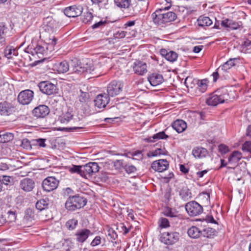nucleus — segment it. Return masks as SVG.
<instances>
[{
	"label": "nucleus",
	"mask_w": 251,
	"mask_h": 251,
	"mask_svg": "<svg viewBox=\"0 0 251 251\" xmlns=\"http://www.w3.org/2000/svg\"><path fill=\"white\" fill-rule=\"evenodd\" d=\"M169 165V162L166 159H159L152 163L151 168L155 171L162 172L168 169Z\"/></svg>",
	"instance_id": "nucleus-13"
},
{
	"label": "nucleus",
	"mask_w": 251,
	"mask_h": 251,
	"mask_svg": "<svg viewBox=\"0 0 251 251\" xmlns=\"http://www.w3.org/2000/svg\"><path fill=\"white\" fill-rule=\"evenodd\" d=\"M197 22L198 25L201 27L209 26L212 24V21L208 17L200 16Z\"/></svg>",
	"instance_id": "nucleus-36"
},
{
	"label": "nucleus",
	"mask_w": 251,
	"mask_h": 251,
	"mask_svg": "<svg viewBox=\"0 0 251 251\" xmlns=\"http://www.w3.org/2000/svg\"><path fill=\"white\" fill-rule=\"evenodd\" d=\"M237 58H230L226 62H225L222 66H220L217 70L218 71H223L224 72H227L232 66L235 65V61L237 60Z\"/></svg>",
	"instance_id": "nucleus-28"
},
{
	"label": "nucleus",
	"mask_w": 251,
	"mask_h": 251,
	"mask_svg": "<svg viewBox=\"0 0 251 251\" xmlns=\"http://www.w3.org/2000/svg\"><path fill=\"white\" fill-rule=\"evenodd\" d=\"M12 178L11 177L9 176H3L1 181L2 182V184L7 185L9 183L11 182Z\"/></svg>",
	"instance_id": "nucleus-58"
},
{
	"label": "nucleus",
	"mask_w": 251,
	"mask_h": 251,
	"mask_svg": "<svg viewBox=\"0 0 251 251\" xmlns=\"http://www.w3.org/2000/svg\"><path fill=\"white\" fill-rule=\"evenodd\" d=\"M221 25L223 27L229 28L231 29H237L240 26L238 22L229 19H226L223 20L221 23Z\"/></svg>",
	"instance_id": "nucleus-25"
},
{
	"label": "nucleus",
	"mask_w": 251,
	"mask_h": 251,
	"mask_svg": "<svg viewBox=\"0 0 251 251\" xmlns=\"http://www.w3.org/2000/svg\"><path fill=\"white\" fill-rule=\"evenodd\" d=\"M115 4L118 7L124 8H128L130 4V0H114Z\"/></svg>",
	"instance_id": "nucleus-42"
},
{
	"label": "nucleus",
	"mask_w": 251,
	"mask_h": 251,
	"mask_svg": "<svg viewBox=\"0 0 251 251\" xmlns=\"http://www.w3.org/2000/svg\"><path fill=\"white\" fill-rule=\"evenodd\" d=\"M179 239V234L177 232H164L161 234L160 241L167 245H172Z\"/></svg>",
	"instance_id": "nucleus-4"
},
{
	"label": "nucleus",
	"mask_w": 251,
	"mask_h": 251,
	"mask_svg": "<svg viewBox=\"0 0 251 251\" xmlns=\"http://www.w3.org/2000/svg\"><path fill=\"white\" fill-rule=\"evenodd\" d=\"M179 195L185 201H187L192 198V193L187 187H182L179 192Z\"/></svg>",
	"instance_id": "nucleus-31"
},
{
	"label": "nucleus",
	"mask_w": 251,
	"mask_h": 251,
	"mask_svg": "<svg viewBox=\"0 0 251 251\" xmlns=\"http://www.w3.org/2000/svg\"><path fill=\"white\" fill-rule=\"evenodd\" d=\"M185 209L188 214L191 216L199 215L203 211L202 206L196 201H192L186 203Z\"/></svg>",
	"instance_id": "nucleus-8"
},
{
	"label": "nucleus",
	"mask_w": 251,
	"mask_h": 251,
	"mask_svg": "<svg viewBox=\"0 0 251 251\" xmlns=\"http://www.w3.org/2000/svg\"><path fill=\"white\" fill-rule=\"evenodd\" d=\"M47 23L46 25L48 26V30L54 29L55 25V21L51 17H47L44 22V23Z\"/></svg>",
	"instance_id": "nucleus-46"
},
{
	"label": "nucleus",
	"mask_w": 251,
	"mask_h": 251,
	"mask_svg": "<svg viewBox=\"0 0 251 251\" xmlns=\"http://www.w3.org/2000/svg\"><path fill=\"white\" fill-rule=\"evenodd\" d=\"M15 111V107L13 105L6 101L0 102V114L8 116Z\"/></svg>",
	"instance_id": "nucleus-15"
},
{
	"label": "nucleus",
	"mask_w": 251,
	"mask_h": 251,
	"mask_svg": "<svg viewBox=\"0 0 251 251\" xmlns=\"http://www.w3.org/2000/svg\"><path fill=\"white\" fill-rule=\"evenodd\" d=\"M52 67L54 71L59 74L66 73L69 70V65L66 61L56 62L53 65Z\"/></svg>",
	"instance_id": "nucleus-21"
},
{
	"label": "nucleus",
	"mask_w": 251,
	"mask_h": 251,
	"mask_svg": "<svg viewBox=\"0 0 251 251\" xmlns=\"http://www.w3.org/2000/svg\"><path fill=\"white\" fill-rule=\"evenodd\" d=\"M207 82L208 80L207 79H203L202 80H199L197 82V89L201 93H203L206 91L207 88Z\"/></svg>",
	"instance_id": "nucleus-37"
},
{
	"label": "nucleus",
	"mask_w": 251,
	"mask_h": 251,
	"mask_svg": "<svg viewBox=\"0 0 251 251\" xmlns=\"http://www.w3.org/2000/svg\"><path fill=\"white\" fill-rule=\"evenodd\" d=\"M50 113L49 108L45 105H40L35 107L33 111V115L37 118H44Z\"/></svg>",
	"instance_id": "nucleus-16"
},
{
	"label": "nucleus",
	"mask_w": 251,
	"mask_h": 251,
	"mask_svg": "<svg viewBox=\"0 0 251 251\" xmlns=\"http://www.w3.org/2000/svg\"><path fill=\"white\" fill-rule=\"evenodd\" d=\"M126 34V32L125 31H118L115 34V38H124Z\"/></svg>",
	"instance_id": "nucleus-60"
},
{
	"label": "nucleus",
	"mask_w": 251,
	"mask_h": 251,
	"mask_svg": "<svg viewBox=\"0 0 251 251\" xmlns=\"http://www.w3.org/2000/svg\"><path fill=\"white\" fill-rule=\"evenodd\" d=\"M38 86L42 93L47 95L57 93L56 86L49 81H42L38 84Z\"/></svg>",
	"instance_id": "nucleus-6"
},
{
	"label": "nucleus",
	"mask_w": 251,
	"mask_h": 251,
	"mask_svg": "<svg viewBox=\"0 0 251 251\" xmlns=\"http://www.w3.org/2000/svg\"><path fill=\"white\" fill-rule=\"evenodd\" d=\"M93 18V14L90 12L84 13L82 18V21L85 24L90 23Z\"/></svg>",
	"instance_id": "nucleus-47"
},
{
	"label": "nucleus",
	"mask_w": 251,
	"mask_h": 251,
	"mask_svg": "<svg viewBox=\"0 0 251 251\" xmlns=\"http://www.w3.org/2000/svg\"><path fill=\"white\" fill-rule=\"evenodd\" d=\"M243 46L247 48V49H251V41L249 39H246L244 41L243 44Z\"/></svg>",
	"instance_id": "nucleus-63"
},
{
	"label": "nucleus",
	"mask_w": 251,
	"mask_h": 251,
	"mask_svg": "<svg viewBox=\"0 0 251 251\" xmlns=\"http://www.w3.org/2000/svg\"><path fill=\"white\" fill-rule=\"evenodd\" d=\"M0 138H1V142L6 143L12 140L14 138V135L12 133L10 132L1 131L0 132Z\"/></svg>",
	"instance_id": "nucleus-38"
},
{
	"label": "nucleus",
	"mask_w": 251,
	"mask_h": 251,
	"mask_svg": "<svg viewBox=\"0 0 251 251\" xmlns=\"http://www.w3.org/2000/svg\"><path fill=\"white\" fill-rule=\"evenodd\" d=\"M159 222L161 228H166L170 226L169 220L165 218H161Z\"/></svg>",
	"instance_id": "nucleus-52"
},
{
	"label": "nucleus",
	"mask_w": 251,
	"mask_h": 251,
	"mask_svg": "<svg viewBox=\"0 0 251 251\" xmlns=\"http://www.w3.org/2000/svg\"><path fill=\"white\" fill-rule=\"evenodd\" d=\"M83 9L81 5H74L66 7L64 10V13L68 17H76L82 14Z\"/></svg>",
	"instance_id": "nucleus-11"
},
{
	"label": "nucleus",
	"mask_w": 251,
	"mask_h": 251,
	"mask_svg": "<svg viewBox=\"0 0 251 251\" xmlns=\"http://www.w3.org/2000/svg\"><path fill=\"white\" fill-rule=\"evenodd\" d=\"M219 151L222 154H226L229 151V148L227 146L224 144H220L219 147Z\"/></svg>",
	"instance_id": "nucleus-57"
},
{
	"label": "nucleus",
	"mask_w": 251,
	"mask_h": 251,
	"mask_svg": "<svg viewBox=\"0 0 251 251\" xmlns=\"http://www.w3.org/2000/svg\"><path fill=\"white\" fill-rule=\"evenodd\" d=\"M80 95L79 96V101L82 103H86L89 101V94L87 92H83L80 90Z\"/></svg>",
	"instance_id": "nucleus-48"
},
{
	"label": "nucleus",
	"mask_w": 251,
	"mask_h": 251,
	"mask_svg": "<svg viewBox=\"0 0 251 251\" xmlns=\"http://www.w3.org/2000/svg\"><path fill=\"white\" fill-rule=\"evenodd\" d=\"M4 53L8 59L12 58L13 56H17L18 54L17 50L12 46H7L4 49Z\"/></svg>",
	"instance_id": "nucleus-34"
},
{
	"label": "nucleus",
	"mask_w": 251,
	"mask_h": 251,
	"mask_svg": "<svg viewBox=\"0 0 251 251\" xmlns=\"http://www.w3.org/2000/svg\"><path fill=\"white\" fill-rule=\"evenodd\" d=\"M132 155L133 156H136V159L140 160L143 158V155L142 154V151H137L133 153Z\"/></svg>",
	"instance_id": "nucleus-62"
},
{
	"label": "nucleus",
	"mask_w": 251,
	"mask_h": 251,
	"mask_svg": "<svg viewBox=\"0 0 251 251\" xmlns=\"http://www.w3.org/2000/svg\"><path fill=\"white\" fill-rule=\"evenodd\" d=\"M167 153V151L164 149L157 148L153 151L148 153V157L156 156L160 155H165Z\"/></svg>",
	"instance_id": "nucleus-41"
},
{
	"label": "nucleus",
	"mask_w": 251,
	"mask_h": 251,
	"mask_svg": "<svg viewBox=\"0 0 251 251\" xmlns=\"http://www.w3.org/2000/svg\"><path fill=\"white\" fill-rule=\"evenodd\" d=\"M124 87V84L121 81L113 80L107 87V95L109 97H113L120 94Z\"/></svg>",
	"instance_id": "nucleus-5"
},
{
	"label": "nucleus",
	"mask_w": 251,
	"mask_h": 251,
	"mask_svg": "<svg viewBox=\"0 0 251 251\" xmlns=\"http://www.w3.org/2000/svg\"><path fill=\"white\" fill-rule=\"evenodd\" d=\"M160 54L167 60L172 62L175 61L178 57L177 54L176 52L174 51H168L164 49L160 50Z\"/></svg>",
	"instance_id": "nucleus-23"
},
{
	"label": "nucleus",
	"mask_w": 251,
	"mask_h": 251,
	"mask_svg": "<svg viewBox=\"0 0 251 251\" xmlns=\"http://www.w3.org/2000/svg\"><path fill=\"white\" fill-rule=\"evenodd\" d=\"M34 97V92L29 89L21 91L18 95L17 100L18 102L23 104L26 105L31 102Z\"/></svg>",
	"instance_id": "nucleus-9"
},
{
	"label": "nucleus",
	"mask_w": 251,
	"mask_h": 251,
	"mask_svg": "<svg viewBox=\"0 0 251 251\" xmlns=\"http://www.w3.org/2000/svg\"><path fill=\"white\" fill-rule=\"evenodd\" d=\"M73 109L68 108L67 110H64L61 115L59 117L58 120L62 124H67L73 119Z\"/></svg>",
	"instance_id": "nucleus-20"
},
{
	"label": "nucleus",
	"mask_w": 251,
	"mask_h": 251,
	"mask_svg": "<svg viewBox=\"0 0 251 251\" xmlns=\"http://www.w3.org/2000/svg\"><path fill=\"white\" fill-rule=\"evenodd\" d=\"M229 99V94L226 90H223L222 93L220 90H217L210 96L206 100V102L208 105L216 106L219 103L225 102Z\"/></svg>",
	"instance_id": "nucleus-3"
},
{
	"label": "nucleus",
	"mask_w": 251,
	"mask_h": 251,
	"mask_svg": "<svg viewBox=\"0 0 251 251\" xmlns=\"http://www.w3.org/2000/svg\"><path fill=\"white\" fill-rule=\"evenodd\" d=\"M147 67L146 63L140 60H136L133 64V70L136 74L143 75L147 72Z\"/></svg>",
	"instance_id": "nucleus-17"
},
{
	"label": "nucleus",
	"mask_w": 251,
	"mask_h": 251,
	"mask_svg": "<svg viewBox=\"0 0 251 251\" xmlns=\"http://www.w3.org/2000/svg\"><path fill=\"white\" fill-rule=\"evenodd\" d=\"M163 213L165 216L171 218L176 217L177 216V213L175 210L173 211L172 208L168 207L165 208Z\"/></svg>",
	"instance_id": "nucleus-45"
},
{
	"label": "nucleus",
	"mask_w": 251,
	"mask_h": 251,
	"mask_svg": "<svg viewBox=\"0 0 251 251\" xmlns=\"http://www.w3.org/2000/svg\"><path fill=\"white\" fill-rule=\"evenodd\" d=\"M101 243V238L100 236H96L92 241L91 245L93 247L99 245Z\"/></svg>",
	"instance_id": "nucleus-59"
},
{
	"label": "nucleus",
	"mask_w": 251,
	"mask_h": 251,
	"mask_svg": "<svg viewBox=\"0 0 251 251\" xmlns=\"http://www.w3.org/2000/svg\"><path fill=\"white\" fill-rule=\"evenodd\" d=\"M93 4L97 5L99 9H108V0H91Z\"/></svg>",
	"instance_id": "nucleus-39"
},
{
	"label": "nucleus",
	"mask_w": 251,
	"mask_h": 251,
	"mask_svg": "<svg viewBox=\"0 0 251 251\" xmlns=\"http://www.w3.org/2000/svg\"><path fill=\"white\" fill-rule=\"evenodd\" d=\"M44 48L41 45H37L33 49V51H32V53L38 54V53H43L44 51Z\"/></svg>",
	"instance_id": "nucleus-54"
},
{
	"label": "nucleus",
	"mask_w": 251,
	"mask_h": 251,
	"mask_svg": "<svg viewBox=\"0 0 251 251\" xmlns=\"http://www.w3.org/2000/svg\"><path fill=\"white\" fill-rule=\"evenodd\" d=\"M87 202L86 198L79 195L70 196L65 203V207L68 211H74L83 207Z\"/></svg>",
	"instance_id": "nucleus-2"
},
{
	"label": "nucleus",
	"mask_w": 251,
	"mask_h": 251,
	"mask_svg": "<svg viewBox=\"0 0 251 251\" xmlns=\"http://www.w3.org/2000/svg\"><path fill=\"white\" fill-rule=\"evenodd\" d=\"M242 149L244 152L251 153V141H246L243 144Z\"/></svg>",
	"instance_id": "nucleus-51"
},
{
	"label": "nucleus",
	"mask_w": 251,
	"mask_h": 251,
	"mask_svg": "<svg viewBox=\"0 0 251 251\" xmlns=\"http://www.w3.org/2000/svg\"><path fill=\"white\" fill-rule=\"evenodd\" d=\"M188 236L191 238L197 239L201 235V230L195 226H192L187 230Z\"/></svg>",
	"instance_id": "nucleus-30"
},
{
	"label": "nucleus",
	"mask_w": 251,
	"mask_h": 251,
	"mask_svg": "<svg viewBox=\"0 0 251 251\" xmlns=\"http://www.w3.org/2000/svg\"><path fill=\"white\" fill-rule=\"evenodd\" d=\"M91 231L88 229L83 228L78 230L75 234L76 241L81 244L84 242L88 237L92 235Z\"/></svg>",
	"instance_id": "nucleus-12"
},
{
	"label": "nucleus",
	"mask_w": 251,
	"mask_h": 251,
	"mask_svg": "<svg viewBox=\"0 0 251 251\" xmlns=\"http://www.w3.org/2000/svg\"><path fill=\"white\" fill-rule=\"evenodd\" d=\"M242 158V153L239 151H235L229 156L228 163L231 165H236Z\"/></svg>",
	"instance_id": "nucleus-22"
},
{
	"label": "nucleus",
	"mask_w": 251,
	"mask_h": 251,
	"mask_svg": "<svg viewBox=\"0 0 251 251\" xmlns=\"http://www.w3.org/2000/svg\"><path fill=\"white\" fill-rule=\"evenodd\" d=\"M82 177L87 178L98 172L100 167L96 162H89L82 165Z\"/></svg>",
	"instance_id": "nucleus-7"
},
{
	"label": "nucleus",
	"mask_w": 251,
	"mask_h": 251,
	"mask_svg": "<svg viewBox=\"0 0 251 251\" xmlns=\"http://www.w3.org/2000/svg\"><path fill=\"white\" fill-rule=\"evenodd\" d=\"M106 24H107V22L106 21H100L94 24L92 26V27L93 29H95V28H98L99 27L102 26Z\"/></svg>",
	"instance_id": "nucleus-61"
},
{
	"label": "nucleus",
	"mask_w": 251,
	"mask_h": 251,
	"mask_svg": "<svg viewBox=\"0 0 251 251\" xmlns=\"http://www.w3.org/2000/svg\"><path fill=\"white\" fill-rule=\"evenodd\" d=\"M172 126L178 133H181L187 128V124L182 120H177L173 123Z\"/></svg>",
	"instance_id": "nucleus-24"
},
{
	"label": "nucleus",
	"mask_w": 251,
	"mask_h": 251,
	"mask_svg": "<svg viewBox=\"0 0 251 251\" xmlns=\"http://www.w3.org/2000/svg\"><path fill=\"white\" fill-rule=\"evenodd\" d=\"M7 27L3 24L0 25V49L2 48L6 45L5 34Z\"/></svg>",
	"instance_id": "nucleus-29"
},
{
	"label": "nucleus",
	"mask_w": 251,
	"mask_h": 251,
	"mask_svg": "<svg viewBox=\"0 0 251 251\" xmlns=\"http://www.w3.org/2000/svg\"><path fill=\"white\" fill-rule=\"evenodd\" d=\"M59 184V181L54 177L50 176L45 178L42 182V187L44 191L50 192L56 189Z\"/></svg>",
	"instance_id": "nucleus-10"
},
{
	"label": "nucleus",
	"mask_w": 251,
	"mask_h": 251,
	"mask_svg": "<svg viewBox=\"0 0 251 251\" xmlns=\"http://www.w3.org/2000/svg\"><path fill=\"white\" fill-rule=\"evenodd\" d=\"M94 71V69L92 70L91 68L88 69L87 68L82 67L80 64H77L76 65H75L74 66L73 68V72L78 74H83L85 72L92 73V72Z\"/></svg>",
	"instance_id": "nucleus-32"
},
{
	"label": "nucleus",
	"mask_w": 251,
	"mask_h": 251,
	"mask_svg": "<svg viewBox=\"0 0 251 251\" xmlns=\"http://www.w3.org/2000/svg\"><path fill=\"white\" fill-rule=\"evenodd\" d=\"M77 225V221L75 219L69 220L66 224V226L70 230L75 229Z\"/></svg>",
	"instance_id": "nucleus-50"
},
{
	"label": "nucleus",
	"mask_w": 251,
	"mask_h": 251,
	"mask_svg": "<svg viewBox=\"0 0 251 251\" xmlns=\"http://www.w3.org/2000/svg\"><path fill=\"white\" fill-rule=\"evenodd\" d=\"M120 229L121 232H123V234L126 235L129 231V228L126 227L123 223H120L118 226L117 229Z\"/></svg>",
	"instance_id": "nucleus-56"
},
{
	"label": "nucleus",
	"mask_w": 251,
	"mask_h": 251,
	"mask_svg": "<svg viewBox=\"0 0 251 251\" xmlns=\"http://www.w3.org/2000/svg\"><path fill=\"white\" fill-rule=\"evenodd\" d=\"M21 146L26 150H30L32 149L31 141H29L27 138L23 139L22 140Z\"/></svg>",
	"instance_id": "nucleus-49"
},
{
	"label": "nucleus",
	"mask_w": 251,
	"mask_h": 251,
	"mask_svg": "<svg viewBox=\"0 0 251 251\" xmlns=\"http://www.w3.org/2000/svg\"><path fill=\"white\" fill-rule=\"evenodd\" d=\"M168 138H169V136L166 135L165 132L163 131L154 134L152 137L146 139V140L148 142H152L155 141V140L166 139Z\"/></svg>",
	"instance_id": "nucleus-35"
},
{
	"label": "nucleus",
	"mask_w": 251,
	"mask_h": 251,
	"mask_svg": "<svg viewBox=\"0 0 251 251\" xmlns=\"http://www.w3.org/2000/svg\"><path fill=\"white\" fill-rule=\"evenodd\" d=\"M49 205V200L48 198L42 199L38 201L36 203V208L42 211L48 208Z\"/></svg>",
	"instance_id": "nucleus-33"
},
{
	"label": "nucleus",
	"mask_w": 251,
	"mask_h": 251,
	"mask_svg": "<svg viewBox=\"0 0 251 251\" xmlns=\"http://www.w3.org/2000/svg\"><path fill=\"white\" fill-rule=\"evenodd\" d=\"M208 153L207 150L202 147H196L192 151V154L195 158L205 157Z\"/></svg>",
	"instance_id": "nucleus-27"
},
{
	"label": "nucleus",
	"mask_w": 251,
	"mask_h": 251,
	"mask_svg": "<svg viewBox=\"0 0 251 251\" xmlns=\"http://www.w3.org/2000/svg\"><path fill=\"white\" fill-rule=\"evenodd\" d=\"M82 165H73L72 167H69V171L71 173H77L79 174L82 176Z\"/></svg>",
	"instance_id": "nucleus-43"
},
{
	"label": "nucleus",
	"mask_w": 251,
	"mask_h": 251,
	"mask_svg": "<svg viewBox=\"0 0 251 251\" xmlns=\"http://www.w3.org/2000/svg\"><path fill=\"white\" fill-rule=\"evenodd\" d=\"M109 96L106 94H101L98 95L94 100L96 106L99 108H104L109 101Z\"/></svg>",
	"instance_id": "nucleus-14"
},
{
	"label": "nucleus",
	"mask_w": 251,
	"mask_h": 251,
	"mask_svg": "<svg viewBox=\"0 0 251 251\" xmlns=\"http://www.w3.org/2000/svg\"><path fill=\"white\" fill-rule=\"evenodd\" d=\"M148 80L151 85L157 86L164 81L163 76L161 74L153 73L150 75L148 77Z\"/></svg>",
	"instance_id": "nucleus-19"
},
{
	"label": "nucleus",
	"mask_w": 251,
	"mask_h": 251,
	"mask_svg": "<svg viewBox=\"0 0 251 251\" xmlns=\"http://www.w3.org/2000/svg\"><path fill=\"white\" fill-rule=\"evenodd\" d=\"M35 220V213L34 209L28 208L24 212L23 222L25 224L32 222Z\"/></svg>",
	"instance_id": "nucleus-26"
},
{
	"label": "nucleus",
	"mask_w": 251,
	"mask_h": 251,
	"mask_svg": "<svg viewBox=\"0 0 251 251\" xmlns=\"http://www.w3.org/2000/svg\"><path fill=\"white\" fill-rule=\"evenodd\" d=\"M167 9H158L151 15L153 22L158 25H164L174 21L177 18L176 14L172 11H167Z\"/></svg>",
	"instance_id": "nucleus-1"
},
{
	"label": "nucleus",
	"mask_w": 251,
	"mask_h": 251,
	"mask_svg": "<svg viewBox=\"0 0 251 251\" xmlns=\"http://www.w3.org/2000/svg\"><path fill=\"white\" fill-rule=\"evenodd\" d=\"M7 223H12L16 219V214L15 211L9 210L6 214Z\"/></svg>",
	"instance_id": "nucleus-44"
},
{
	"label": "nucleus",
	"mask_w": 251,
	"mask_h": 251,
	"mask_svg": "<svg viewBox=\"0 0 251 251\" xmlns=\"http://www.w3.org/2000/svg\"><path fill=\"white\" fill-rule=\"evenodd\" d=\"M7 223L6 216L5 215H0V226L3 225V224Z\"/></svg>",
	"instance_id": "nucleus-64"
},
{
	"label": "nucleus",
	"mask_w": 251,
	"mask_h": 251,
	"mask_svg": "<svg viewBox=\"0 0 251 251\" xmlns=\"http://www.w3.org/2000/svg\"><path fill=\"white\" fill-rule=\"evenodd\" d=\"M34 186V181L32 179L29 178H24L20 182V188L25 192L32 191Z\"/></svg>",
	"instance_id": "nucleus-18"
},
{
	"label": "nucleus",
	"mask_w": 251,
	"mask_h": 251,
	"mask_svg": "<svg viewBox=\"0 0 251 251\" xmlns=\"http://www.w3.org/2000/svg\"><path fill=\"white\" fill-rule=\"evenodd\" d=\"M125 165L123 160H116L114 162V166L117 169H121L122 168H124Z\"/></svg>",
	"instance_id": "nucleus-55"
},
{
	"label": "nucleus",
	"mask_w": 251,
	"mask_h": 251,
	"mask_svg": "<svg viewBox=\"0 0 251 251\" xmlns=\"http://www.w3.org/2000/svg\"><path fill=\"white\" fill-rule=\"evenodd\" d=\"M124 169L128 174L134 173L136 171V168L132 165L125 164Z\"/></svg>",
	"instance_id": "nucleus-53"
},
{
	"label": "nucleus",
	"mask_w": 251,
	"mask_h": 251,
	"mask_svg": "<svg viewBox=\"0 0 251 251\" xmlns=\"http://www.w3.org/2000/svg\"><path fill=\"white\" fill-rule=\"evenodd\" d=\"M216 233V230L215 229L207 227L203 229L202 231H201V235L207 238H212Z\"/></svg>",
	"instance_id": "nucleus-40"
}]
</instances>
